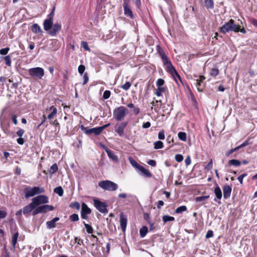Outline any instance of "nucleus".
<instances>
[{
	"mask_svg": "<svg viewBox=\"0 0 257 257\" xmlns=\"http://www.w3.org/2000/svg\"><path fill=\"white\" fill-rule=\"evenodd\" d=\"M209 198V196H201L199 197H197L195 198V200L196 202H200L204 201L206 199H208Z\"/></svg>",
	"mask_w": 257,
	"mask_h": 257,
	"instance_id": "nucleus-46",
	"label": "nucleus"
},
{
	"mask_svg": "<svg viewBox=\"0 0 257 257\" xmlns=\"http://www.w3.org/2000/svg\"><path fill=\"white\" fill-rule=\"evenodd\" d=\"M144 218L148 222V223H150V222H151V217L149 213H145L144 214Z\"/></svg>",
	"mask_w": 257,
	"mask_h": 257,
	"instance_id": "nucleus-58",
	"label": "nucleus"
},
{
	"mask_svg": "<svg viewBox=\"0 0 257 257\" xmlns=\"http://www.w3.org/2000/svg\"><path fill=\"white\" fill-rule=\"evenodd\" d=\"M29 75L36 79H41L44 75V70L41 67L30 68L28 70Z\"/></svg>",
	"mask_w": 257,
	"mask_h": 257,
	"instance_id": "nucleus-4",
	"label": "nucleus"
},
{
	"mask_svg": "<svg viewBox=\"0 0 257 257\" xmlns=\"http://www.w3.org/2000/svg\"><path fill=\"white\" fill-rule=\"evenodd\" d=\"M161 59L164 65L166 66L172 64L171 61L169 60L168 57L166 55L161 57Z\"/></svg>",
	"mask_w": 257,
	"mask_h": 257,
	"instance_id": "nucleus-30",
	"label": "nucleus"
},
{
	"mask_svg": "<svg viewBox=\"0 0 257 257\" xmlns=\"http://www.w3.org/2000/svg\"><path fill=\"white\" fill-rule=\"evenodd\" d=\"M54 207L50 205H43L36 207L32 212L33 215H36L39 213H46L48 211L54 210Z\"/></svg>",
	"mask_w": 257,
	"mask_h": 257,
	"instance_id": "nucleus-6",
	"label": "nucleus"
},
{
	"mask_svg": "<svg viewBox=\"0 0 257 257\" xmlns=\"http://www.w3.org/2000/svg\"><path fill=\"white\" fill-rule=\"evenodd\" d=\"M94 206L101 213L106 214L108 213L107 205L105 202H101L98 199L94 198Z\"/></svg>",
	"mask_w": 257,
	"mask_h": 257,
	"instance_id": "nucleus-5",
	"label": "nucleus"
},
{
	"mask_svg": "<svg viewBox=\"0 0 257 257\" xmlns=\"http://www.w3.org/2000/svg\"><path fill=\"white\" fill-rule=\"evenodd\" d=\"M228 22L225 23L222 27L220 28L219 32L224 34L228 32Z\"/></svg>",
	"mask_w": 257,
	"mask_h": 257,
	"instance_id": "nucleus-26",
	"label": "nucleus"
},
{
	"mask_svg": "<svg viewBox=\"0 0 257 257\" xmlns=\"http://www.w3.org/2000/svg\"><path fill=\"white\" fill-rule=\"evenodd\" d=\"M165 133L164 131H161L158 134V138L160 140H164L165 139Z\"/></svg>",
	"mask_w": 257,
	"mask_h": 257,
	"instance_id": "nucleus-60",
	"label": "nucleus"
},
{
	"mask_svg": "<svg viewBox=\"0 0 257 257\" xmlns=\"http://www.w3.org/2000/svg\"><path fill=\"white\" fill-rule=\"evenodd\" d=\"M32 202L35 207H37L41 204H46L49 202L48 197L44 195H40L32 199Z\"/></svg>",
	"mask_w": 257,
	"mask_h": 257,
	"instance_id": "nucleus-7",
	"label": "nucleus"
},
{
	"mask_svg": "<svg viewBox=\"0 0 257 257\" xmlns=\"http://www.w3.org/2000/svg\"><path fill=\"white\" fill-rule=\"evenodd\" d=\"M7 215V212L4 210H0V219L5 218Z\"/></svg>",
	"mask_w": 257,
	"mask_h": 257,
	"instance_id": "nucleus-59",
	"label": "nucleus"
},
{
	"mask_svg": "<svg viewBox=\"0 0 257 257\" xmlns=\"http://www.w3.org/2000/svg\"><path fill=\"white\" fill-rule=\"evenodd\" d=\"M187 210V207L185 205L181 206L175 210V213L177 214L181 213Z\"/></svg>",
	"mask_w": 257,
	"mask_h": 257,
	"instance_id": "nucleus-36",
	"label": "nucleus"
},
{
	"mask_svg": "<svg viewBox=\"0 0 257 257\" xmlns=\"http://www.w3.org/2000/svg\"><path fill=\"white\" fill-rule=\"evenodd\" d=\"M154 149L156 150L163 148V143L161 141H158L154 143Z\"/></svg>",
	"mask_w": 257,
	"mask_h": 257,
	"instance_id": "nucleus-35",
	"label": "nucleus"
},
{
	"mask_svg": "<svg viewBox=\"0 0 257 257\" xmlns=\"http://www.w3.org/2000/svg\"><path fill=\"white\" fill-rule=\"evenodd\" d=\"M214 193L215 194L216 197L218 199L220 200L221 199L222 196V191L218 185H216L214 189Z\"/></svg>",
	"mask_w": 257,
	"mask_h": 257,
	"instance_id": "nucleus-21",
	"label": "nucleus"
},
{
	"mask_svg": "<svg viewBox=\"0 0 257 257\" xmlns=\"http://www.w3.org/2000/svg\"><path fill=\"white\" fill-rule=\"evenodd\" d=\"M156 49L161 58L166 55L164 50L160 45L157 46Z\"/></svg>",
	"mask_w": 257,
	"mask_h": 257,
	"instance_id": "nucleus-37",
	"label": "nucleus"
},
{
	"mask_svg": "<svg viewBox=\"0 0 257 257\" xmlns=\"http://www.w3.org/2000/svg\"><path fill=\"white\" fill-rule=\"evenodd\" d=\"M249 144V141H248V140H246L243 143H242L240 145L237 146V148H238V150H239V149L243 148L244 147H245L246 146H247Z\"/></svg>",
	"mask_w": 257,
	"mask_h": 257,
	"instance_id": "nucleus-63",
	"label": "nucleus"
},
{
	"mask_svg": "<svg viewBox=\"0 0 257 257\" xmlns=\"http://www.w3.org/2000/svg\"><path fill=\"white\" fill-rule=\"evenodd\" d=\"M44 192L45 190L43 187H39L37 186H35L32 188L27 186L25 187L24 190L26 198L33 197L37 194L43 193Z\"/></svg>",
	"mask_w": 257,
	"mask_h": 257,
	"instance_id": "nucleus-1",
	"label": "nucleus"
},
{
	"mask_svg": "<svg viewBox=\"0 0 257 257\" xmlns=\"http://www.w3.org/2000/svg\"><path fill=\"white\" fill-rule=\"evenodd\" d=\"M110 94L111 92L109 90H105L103 93V98L104 99H107L110 97Z\"/></svg>",
	"mask_w": 257,
	"mask_h": 257,
	"instance_id": "nucleus-52",
	"label": "nucleus"
},
{
	"mask_svg": "<svg viewBox=\"0 0 257 257\" xmlns=\"http://www.w3.org/2000/svg\"><path fill=\"white\" fill-rule=\"evenodd\" d=\"M163 221L164 223H166L168 221H172L175 220V218L173 216H170L167 215H164L163 216Z\"/></svg>",
	"mask_w": 257,
	"mask_h": 257,
	"instance_id": "nucleus-34",
	"label": "nucleus"
},
{
	"mask_svg": "<svg viewBox=\"0 0 257 257\" xmlns=\"http://www.w3.org/2000/svg\"><path fill=\"white\" fill-rule=\"evenodd\" d=\"M131 86V84L129 82H126L123 85H122L121 88L125 90L129 89Z\"/></svg>",
	"mask_w": 257,
	"mask_h": 257,
	"instance_id": "nucleus-51",
	"label": "nucleus"
},
{
	"mask_svg": "<svg viewBox=\"0 0 257 257\" xmlns=\"http://www.w3.org/2000/svg\"><path fill=\"white\" fill-rule=\"evenodd\" d=\"M25 133V131L21 128H19L18 131L16 132L17 135L19 137V138H21Z\"/></svg>",
	"mask_w": 257,
	"mask_h": 257,
	"instance_id": "nucleus-57",
	"label": "nucleus"
},
{
	"mask_svg": "<svg viewBox=\"0 0 257 257\" xmlns=\"http://www.w3.org/2000/svg\"><path fill=\"white\" fill-rule=\"evenodd\" d=\"M97 244L95 243H92L91 245V251L92 254L95 256H97L98 254Z\"/></svg>",
	"mask_w": 257,
	"mask_h": 257,
	"instance_id": "nucleus-27",
	"label": "nucleus"
},
{
	"mask_svg": "<svg viewBox=\"0 0 257 257\" xmlns=\"http://www.w3.org/2000/svg\"><path fill=\"white\" fill-rule=\"evenodd\" d=\"M81 129L86 134L90 135L94 134L95 135H99L101 133L99 127L88 128L82 125L80 127Z\"/></svg>",
	"mask_w": 257,
	"mask_h": 257,
	"instance_id": "nucleus-11",
	"label": "nucleus"
},
{
	"mask_svg": "<svg viewBox=\"0 0 257 257\" xmlns=\"http://www.w3.org/2000/svg\"><path fill=\"white\" fill-rule=\"evenodd\" d=\"M127 109L123 106L115 108L113 112V117L117 121L122 120L127 114Z\"/></svg>",
	"mask_w": 257,
	"mask_h": 257,
	"instance_id": "nucleus-2",
	"label": "nucleus"
},
{
	"mask_svg": "<svg viewBox=\"0 0 257 257\" xmlns=\"http://www.w3.org/2000/svg\"><path fill=\"white\" fill-rule=\"evenodd\" d=\"M69 219L72 222L77 221L79 220V216L77 214L73 213L69 216Z\"/></svg>",
	"mask_w": 257,
	"mask_h": 257,
	"instance_id": "nucleus-43",
	"label": "nucleus"
},
{
	"mask_svg": "<svg viewBox=\"0 0 257 257\" xmlns=\"http://www.w3.org/2000/svg\"><path fill=\"white\" fill-rule=\"evenodd\" d=\"M241 164V162L236 159H232L230 160L228 162V165L227 166H233L234 167H239L240 166Z\"/></svg>",
	"mask_w": 257,
	"mask_h": 257,
	"instance_id": "nucleus-22",
	"label": "nucleus"
},
{
	"mask_svg": "<svg viewBox=\"0 0 257 257\" xmlns=\"http://www.w3.org/2000/svg\"><path fill=\"white\" fill-rule=\"evenodd\" d=\"M213 167V162L212 160L211 159L209 162L206 165V166L205 167V169L207 170H210L212 169Z\"/></svg>",
	"mask_w": 257,
	"mask_h": 257,
	"instance_id": "nucleus-54",
	"label": "nucleus"
},
{
	"mask_svg": "<svg viewBox=\"0 0 257 257\" xmlns=\"http://www.w3.org/2000/svg\"><path fill=\"white\" fill-rule=\"evenodd\" d=\"M165 81L164 79L159 78L156 82V84L158 87H162L164 84Z\"/></svg>",
	"mask_w": 257,
	"mask_h": 257,
	"instance_id": "nucleus-50",
	"label": "nucleus"
},
{
	"mask_svg": "<svg viewBox=\"0 0 257 257\" xmlns=\"http://www.w3.org/2000/svg\"><path fill=\"white\" fill-rule=\"evenodd\" d=\"M232 189L231 186L228 185H225L223 187V197L227 199L230 196Z\"/></svg>",
	"mask_w": 257,
	"mask_h": 257,
	"instance_id": "nucleus-15",
	"label": "nucleus"
},
{
	"mask_svg": "<svg viewBox=\"0 0 257 257\" xmlns=\"http://www.w3.org/2000/svg\"><path fill=\"white\" fill-rule=\"evenodd\" d=\"M219 74V70L217 68H213L211 69L210 74L212 76L216 77Z\"/></svg>",
	"mask_w": 257,
	"mask_h": 257,
	"instance_id": "nucleus-47",
	"label": "nucleus"
},
{
	"mask_svg": "<svg viewBox=\"0 0 257 257\" xmlns=\"http://www.w3.org/2000/svg\"><path fill=\"white\" fill-rule=\"evenodd\" d=\"M81 46L85 50L90 52L91 51L90 49L89 48L88 43L87 42L85 41H82L81 43Z\"/></svg>",
	"mask_w": 257,
	"mask_h": 257,
	"instance_id": "nucleus-44",
	"label": "nucleus"
},
{
	"mask_svg": "<svg viewBox=\"0 0 257 257\" xmlns=\"http://www.w3.org/2000/svg\"><path fill=\"white\" fill-rule=\"evenodd\" d=\"M179 139L182 141H186V134L185 132H180L178 134Z\"/></svg>",
	"mask_w": 257,
	"mask_h": 257,
	"instance_id": "nucleus-39",
	"label": "nucleus"
},
{
	"mask_svg": "<svg viewBox=\"0 0 257 257\" xmlns=\"http://www.w3.org/2000/svg\"><path fill=\"white\" fill-rule=\"evenodd\" d=\"M12 120L15 125L18 124L17 116L16 114H14L12 115Z\"/></svg>",
	"mask_w": 257,
	"mask_h": 257,
	"instance_id": "nucleus-62",
	"label": "nucleus"
},
{
	"mask_svg": "<svg viewBox=\"0 0 257 257\" xmlns=\"http://www.w3.org/2000/svg\"><path fill=\"white\" fill-rule=\"evenodd\" d=\"M69 207L71 208H75L76 210H79L80 208V204L77 201L72 202L69 204Z\"/></svg>",
	"mask_w": 257,
	"mask_h": 257,
	"instance_id": "nucleus-29",
	"label": "nucleus"
},
{
	"mask_svg": "<svg viewBox=\"0 0 257 257\" xmlns=\"http://www.w3.org/2000/svg\"><path fill=\"white\" fill-rule=\"evenodd\" d=\"M2 58L5 60V64L7 66H10L11 65V57L10 55L2 57Z\"/></svg>",
	"mask_w": 257,
	"mask_h": 257,
	"instance_id": "nucleus-38",
	"label": "nucleus"
},
{
	"mask_svg": "<svg viewBox=\"0 0 257 257\" xmlns=\"http://www.w3.org/2000/svg\"><path fill=\"white\" fill-rule=\"evenodd\" d=\"M58 169L57 165L55 163L51 167L49 172L51 174H53L58 171Z\"/></svg>",
	"mask_w": 257,
	"mask_h": 257,
	"instance_id": "nucleus-41",
	"label": "nucleus"
},
{
	"mask_svg": "<svg viewBox=\"0 0 257 257\" xmlns=\"http://www.w3.org/2000/svg\"><path fill=\"white\" fill-rule=\"evenodd\" d=\"M85 70V67L84 65H80L79 66L78 68V72L80 74H82L84 73Z\"/></svg>",
	"mask_w": 257,
	"mask_h": 257,
	"instance_id": "nucleus-56",
	"label": "nucleus"
},
{
	"mask_svg": "<svg viewBox=\"0 0 257 257\" xmlns=\"http://www.w3.org/2000/svg\"><path fill=\"white\" fill-rule=\"evenodd\" d=\"M99 186L105 190L113 191L117 190L118 185L109 180L101 181L98 183Z\"/></svg>",
	"mask_w": 257,
	"mask_h": 257,
	"instance_id": "nucleus-3",
	"label": "nucleus"
},
{
	"mask_svg": "<svg viewBox=\"0 0 257 257\" xmlns=\"http://www.w3.org/2000/svg\"><path fill=\"white\" fill-rule=\"evenodd\" d=\"M61 26L59 24H55L52 26L51 29L49 31L48 33L51 36H56L57 33L61 30Z\"/></svg>",
	"mask_w": 257,
	"mask_h": 257,
	"instance_id": "nucleus-14",
	"label": "nucleus"
},
{
	"mask_svg": "<svg viewBox=\"0 0 257 257\" xmlns=\"http://www.w3.org/2000/svg\"><path fill=\"white\" fill-rule=\"evenodd\" d=\"M9 50H10V48L8 47L1 49L0 50V54L2 55H5L7 54V53H8Z\"/></svg>",
	"mask_w": 257,
	"mask_h": 257,
	"instance_id": "nucleus-53",
	"label": "nucleus"
},
{
	"mask_svg": "<svg viewBox=\"0 0 257 257\" xmlns=\"http://www.w3.org/2000/svg\"><path fill=\"white\" fill-rule=\"evenodd\" d=\"M103 147L105 148V150L108 156L109 157V158L110 159H112L113 161H118V158H117V156H116L115 155V154L114 153V152L112 151L109 150L107 148H105V146H104Z\"/></svg>",
	"mask_w": 257,
	"mask_h": 257,
	"instance_id": "nucleus-18",
	"label": "nucleus"
},
{
	"mask_svg": "<svg viewBox=\"0 0 257 257\" xmlns=\"http://www.w3.org/2000/svg\"><path fill=\"white\" fill-rule=\"evenodd\" d=\"M50 110H52V112L50 114H49L48 115V118L49 119L51 120L52 118H53L54 116H55L56 115L57 112V109L54 106H52L50 107Z\"/></svg>",
	"mask_w": 257,
	"mask_h": 257,
	"instance_id": "nucleus-23",
	"label": "nucleus"
},
{
	"mask_svg": "<svg viewBox=\"0 0 257 257\" xmlns=\"http://www.w3.org/2000/svg\"><path fill=\"white\" fill-rule=\"evenodd\" d=\"M91 213V209L88 207L87 205L85 203H83L81 206V217L83 219H87L88 218V215Z\"/></svg>",
	"mask_w": 257,
	"mask_h": 257,
	"instance_id": "nucleus-10",
	"label": "nucleus"
},
{
	"mask_svg": "<svg viewBox=\"0 0 257 257\" xmlns=\"http://www.w3.org/2000/svg\"><path fill=\"white\" fill-rule=\"evenodd\" d=\"M83 79H84V82L83 83V84L85 85L88 82V80H89L88 75L86 73L84 74Z\"/></svg>",
	"mask_w": 257,
	"mask_h": 257,
	"instance_id": "nucleus-64",
	"label": "nucleus"
},
{
	"mask_svg": "<svg viewBox=\"0 0 257 257\" xmlns=\"http://www.w3.org/2000/svg\"><path fill=\"white\" fill-rule=\"evenodd\" d=\"M175 160L178 162H181L183 160V156L181 154H177L175 157Z\"/></svg>",
	"mask_w": 257,
	"mask_h": 257,
	"instance_id": "nucleus-55",
	"label": "nucleus"
},
{
	"mask_svg": "<svg viewBox=\"0 0 257 257\" xmlns=\"http://www.w3.org/2000/svg\"><path fill=\"white\" fill-rule=\"evenodd\" d=\"M213 236V232L211 230H209L207 232V233L206 234V238H209L210 237H212Z\"/></svg>",
	"mask_w": 257,
	"mask_h": 257,
	"instance_id": "nucleus-61",
	"label": "nucleus"
},
{
	"mask_svg": "<svg viewBox=\"0 0 257 257\" xmlns=\"http://www.w3.org/2000/svg\"><path fill=\"white\" fill-rule=\"evenodd\" d=\"M54 192L61 197L63 196L64 193L63 189L61 186L56 187L54 189Z\"/></svg>",
	"mask_w": 257,
	"mask_h": 257,
	"instance_id": "nucleus-28",
	"label": "nucleus"
},
{
	"mask_svg": "<svg viewBox=\"0 0 257 257\" xmlns=\"http://www.w3.org/2000/svg\"><path fill=\"white\" fill-rule=\"evenodd\" d=\"M127 221V217L123 213H121L120 214V225L123 232H124L126 230Z\"/></svg>",
	"mask_w": 257,
	"mask_h": 257,
	"instance_id": "nucleus-13",
	"label": "nucleus"
},
{
	"mask_svg": "<svg viewBox=\"0 0 257 257\" xmlns=\"http://www.w3.org/2000/svg\"><path fill=\"white\" fill-rule=\"evenodd\" d=\"M123 8L124 10V15L126 17H129L132 19H133L134 18V16L133 15V11H132L130 6L128 5V2H123Z\"/></svg>",
	"mask_w": 257,
	"mask_h": 257,
	"instance_id": "nucleus-12",
	"label": "nucleus"
},
{
	"mask_svg": "<svg viewBox=\"0 0 257 257\" xmlns=\"http://www.w3.org/2000/svg\"><path fill=\"white\" fill-rule=\"evenodd\" d=\"M31 30L35 34H42L43 32L40 27L37 24H33L31 27Z\"/></svg>",
	"mask_w": 257,
	"mask_h": 257,
	"instance_id": "nucleus-19",
	"label": "nucleus"
},
{
	"mask_svg": "<svg viewBox=\"0 0 257 257\" xmlns=\"http://www.w3.org/2000/svg\"><path fill=\"white\" fill-rule=\"evenodd\" d=\"M83 223L84 224L85 227L86 229V231L88 233H92L93 232V229L90 225L86 223L84 221L83 222Z\"/></svg>",
	"mask_w": 257,
	"mask_h": 257,
	"instance_id": "nucleus-40",
	"label": "nucleus"
},
{
	"mask_svg": "<svg viewBox=\"0 0 257 257\" xmlns=\"http://www.w3.org/2000/svg\"><path fill=\"white\" fill-rule=\"evenodd\" d=\"M53 21L50 20L46 19L44 21V29L46 31H49L53 25Z\"/></svg>",
	"mask_w": 257,
	"mask_h": 257,
	"instance_id": "nucleus-17",
	"label": "nucleus"
},
{
	"mask_svg": "<svg viewBox=\"0 0 257 257\" xmlns=\"http://www.w3.org/2000/svg\"><path fill=\"white\" fill-rule=\"evenodd\" d=\"M148 232V228L146 226H143L140 229V235L142 238H144Z\"/></svg>",
	"mask_w": 257,
	"mask_h": 257,
	"instance_id": "nucleus-25",
	"label": "nucleus"
},
{
	"mask_svg": "<svg viewBox=\"0 0 257 257\" xmlns=\"http://www.w3.org/2000/svg\"><path fill=\"white\" fill-rule=\"evenodd\" d=\"M18 236H19V233L18 232H17L12 236V244L14 247H15V245L17 242Z\"/></svg>",
	"mask_w": 257,
	"mask_h": 257,
	"instance_id": "nucleus-31",
	"label": "nucleus"
},
{
	"mask_svg": "<svg viewBox=\"0 0 257 257\" xmlns=\"http://www.w3.org/2000/svg\"><path fill=\"white\" fill-rule=\"evenodd\" d=\"M35 208H36L35 206L33 204V202H32L31 203H30L29 204L25 206L22 209L23 210V214H26L28 213L31 212L33 210H35Z\"/></svg>",
	"mask_w": 257,
	"mask_h": 257,
	"instance_id": "nucleus-16",
	"label": "nucleus"
},
{
	"mask_svg": "<svg viewBox=\"0 0 257 257\" xmlns=\"http://www.w3.org/2000/svg\"><path fill=\"white\" fill-rule=\"evenodd\" d=\"M240 26L239 24H236L234 23V21L232 20V31L237 33L240 30Z\"/></svg>",
	"mask_w": 257,
	"mask_h": 257,
	"instance_id": "nucleus-32",
	"label": "nucleus"
},
{
	"mask_svg": "<svg viewBox=\"0 0 257 257\" xmlns=\"http://www.w3.org/2000/svg\"><path fill=\"white\" fill-rule=\"evenodd\" d=\"M128 122L123 121L120 123H117L115 126V132L118 134L120 137L124 135V128L127 126Z\"/></svg>",
	"mask_w": 257,
	"mask_h": 257,
	"instance_id": "nucleus-9",
	"label": "nucleus"
},
{
	"mask_svg": "<svg viewBox=\"0 0 257 257\" xmlns=\"http://www.w3.org/2000/svg\"><path fill=\"white\" fill-rule=\"evenodd\" d=\"M166 70L167 72L169 73L172 75V76L174 78V80L176 81V82H177L176 77H177L179 79V80L181 82H182L180 76L179 75V74H178V73L177 72V71H176V69L173 66L172 64H171L167 66L166 68Z\"/></svg>",
	"mask_w": 257,
	"mask_h": 257,
	"instance_id": "nucleus-8",
	"label": "nucleus"
},
{
	"mask_svg": "<svg viewBox=\"0 0 257 257\" xmlns=\"http://www.w3.org/2000/svg\"><path fill=\"white\" fill-rule=\"evenodd\" d=\"M237 150H238V148H237V147H235V148H234V149H231V150H229L228 151H227V152H226V154H225L226 156H227V157L229 156H230L231 154H232L233 152H235V151H237Z\"/></svg>",
	"mask_w": 257,
	"mask_h": 257,
	"instance_id": "nucleus-49",
	"label": "nucleus"
},
{
	"mask_svg": "<svg viewBox=\"0 0 257 257\" xmlns=\"http://www.w3.org/2000/svg\"><path fill=\"white\" fill-rule=\"evenodd\" d=\"M205 6L207 9H213L214 8V2L213 0H204Z\"/></svg>",
	"mask_w": 257,
	"mask_h": 257,
	"instance_id": "nucleus-24",
	"label": "nucleus"
},
{
	"mask_svg": "<svg viewBox=\"0 0 257 257\" xmlns=\"http://www.w3.org/2000/svg\"><path fill=\"white\" fill-rule=\"evenodd\" d=\"M47 228L48 229H51L56 227V222L52 219L51 221L46 222Z\"/></svg>",
	"mask_w": 257,
	"mask_h": 257,
	"instance_id": "nucleus-33",
	"label": "nucleus"
},
{
	"mask_svg": "<svg viewBox=\"0 0 257 257\" xmlns=\"http://www.w3.org/2000/svg\"><path fill=\"white\" fill-rule=\"evenodd\" d=\"M165 89L162 87H158L157 90H156L155 94L158 96H160L162 95V93L165 92Z\"/></svg>",
	"mask_w": 257,
	"mask_h": 257,
	"instance_id": "nucleus-45",
	"label": "nucleus"
},
{
	"mask_svg": "<svg viewBox=\"0 0 257 257\" xmlns=\"http://www.w3.org/2000/svg\"><path fill=\"white\" fill-rule=\"evenodd\" d=\"M55 10V7H54L52 9L51 13L48 15V20L53 21V17L54 16V12Z\"/></svg>",
	"mask_w": 257,
	"mask_h": 257,
	"instance_id": "nucleus-48",
	"label": "nucleus"
},
{
	"mask_svg": "<svg viewBox=\"0 0 257 257\" xmlns=\"http://www.w3.org/2000/svg\"><path fill=\"white\" fill-rule=\"evenodd\" d=\"M139 170L143 174L145 177L149 178L152 177V173L150 172L149 170L146 169L143 166H142L140 167Z\"/></svg>",
	"mask_w": 257,
	"mask_h": 257,
	"instance_id": "nucleus-20",
	"label": "nucleus"
},
{
	"mask_svg": "<svg viewBox=\"0 0 257 257\" xmlns=\"http://www.w3.org/2000/svg\"><path fill=\"white\" fill-rule=\"evenodd\" d=\"M130 162L131 165L138 170L142 166L139 165L135 160L130 158Z\"/></svg>",
	"mask_w": 257,
	"mask_h": 257,
	"instance_id": "nucleus-42",
	"label": "nucleus"
}]
</instances>
